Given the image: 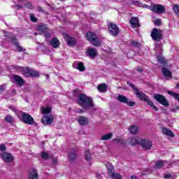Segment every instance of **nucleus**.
Masks as SVG:
<instances>
[{
  "label": "nucleus",
  "mask_w": 179,
  "mask_h": 179,
  "mask_svg": "<svg viewBox=\"0 0 179 179\" xmlns=\"http://www.w3.org/2000/svg\"><path fill=\"white\" fill-rule=\"evenodd\" d=\"M78 70L80 71V72H83V71H85V66L83 65V63L79 62L78 64Z\"/></svg>",
  "instance_id": "obj_41"
},
{
  "label": "nucleus",
  "mask_w": 179,
  "mask_h": 179,
  "mask_svg": "<svg viewBox=\"0 0 179 179\" xmlns=\"http://www.w3.org/2000/svg\"><path fill=\"white\" fill-rule=\"evenodd\" d=\"M140 145H141L143 149H144V150H150V149H152V146H153V143H152V141L143 139H141Z\"/></svg>",
  "instance_id": "obj_10"
},
{
  "label": "nucleus",
  "mask_w": 179,
  "mask_h": 179,
  "mask_svg": "<svg viewBox=\"0 0 179 179\" xmlns=\"http://www.w3.org/2000/svg\"><path fill=\"white\" fill-rule=\"evenodd\" d=\"M151 37L155 41H160L163 38V31L154 28L151 32Z\"/></svg>",
  "instance_id": "obj_4"
},
{
  "label": "nucleus",
  "mask_w": 179,
  "mask_h": 179,
  "mask_svg": "<svg viewBox=\"0 0 179 179\" xmlns=\"http://www.w3.org/2000/svg\"><path fill=\"white\" fill-rule=\"evenodd\" d=\"M30 17H31V22H37V17H36L34 15H31Z\"/></svg>",
  "instance_id": "obj_45"
},
{
  "label": "nucleus",
  "mask_w": 179,
  "mask_h": 179,
  "mask_svg": "<svg viewBox=\"0 0 179 179\" xmlns=\"http://www.w3.org/2000/svg\"><path fill=\"white\" fill-rule=\"evenodd\" d=\"M41 122L43 125H51L54 122V116L52 115H44L41 119Z\"/></svg>",
  "instance_id": "obj_9"
},
{
  "label": "nucleus",
  "mask_w": 179,
  "mask_h": 179,
  "mask_svg": "<svg viewBox=\"0 0 179 179\" xmlns=\"http://www.w3.org/2000/svg\"><path fill=\"white\" fill-rule=\"evenodd\" d=\"M75 159H76V152H70L69 154V160H70V162H73Z\"/></svg>",
  "instance_id": "obj_37"
},
{
  "label": "nucleus",
  "mask_w": 179,
  "mask_h": 179,
  "mask_svg": "<svg viewBox=\"0 0 179 179\" xmlns=\"http://www.w3.org/2000/svg\"><path fill=\"white\" fill-rule=\"evenodd\" d=\"M113 138V133L106 134L103 135L101 138V141H108Z\"/></svg>",
  "instance_id": "obj_30"
},
{
  "label": "nucleus",
  "mask_w": 179,
  "mask_h": 179,
  "mask_svg": "<svg viewBox=\"0 0 179 179\" xmlns=\"http://www.w3.org/2000/svg\"><path fill=\"white\" fill-rule=\"evenodd\" d=\"M154 98L158 103L160 104H162V106H165L166 107H169V101H167V99L166 97L160 94H155L154 95Z\"/></svg>",
  "instance_id": "obj_6"
},
{
  "label": "nucleus",
  "mask_w": 179,
  "mask_h": 179,
  "mask_svg": "<svg viewBox=\"0 0 179 179\" xmlns=\"http://www.w3.org/2000/svg\"><path fill=\"white\" fill-rule=\"evenodd\" d=\"M53 163H57L56 159H54V160H53Z\"/></svg>",
  "instance_id": "obj_53"
},
{
  "label": "nucleus",
  "mask_w": 179,
  "mask_h": 179,
  "mask_svg": "<svg viewBox=\"0 0 179 179\" xmlns=\"http://www.w3.org/2000/svg\"><path fill=\"white\" fill-rule=\"evenodd\" d=\"M41 114H50L51 113V108L50 107H41Z\"/></svg>",
  "instance_id": "obj_29"
},
{
  "label": "nucleus",
  "mask_w": 179,
  "mask_h": 179,
  "mask_svg": "<svg viewBox=\"0 0 179 179\" xmlns=\"http://www.w3.org/2000/svg\"><path fill=\"white\" fill-rule=\"evenodd\" d=\"M17 115L20 121L24 122V124H27V125H33L34 124V118L26 113L20 111L17 113Z\"/></svg>",
  "instance_id": "obj_2"
},
{
  "label": "nucleus",
  "mask_w": 179,
  "mask_h": 179,
  "mask_svg": "<svg viewBox=\"0 0 179 179\" xmlns=\"http://www.w3.org/2000/svg\"><path fill=\"white\" fill-rule=\"evenodd\" d=\"M178 108H179V107H178Z\"/></svg>",
  "instance_id": "obj_57"
},
{
  "label": "nucleus",
  "mask_w": 179,
  "mask_h": 179,
  "mask_svg": "<svg viewBox=\"0 0 179 179\" xmlns=\"http://www.w3.org/2000/svg\"><path fill=\"white\" fill-rule=\"evenodd\" d=\"M136 94L138 99H139L142 101H145L149 97V96H146V94H145L143 92H142L139 90L136 91Z\"/></svg>",
  "instance_id": "obj_17"
},
{
  "label": "nucleus",
  "mask_w": 179,
  "mask_h": 179,
  "mask_svg": "<svg viewBox=\"0 0 179 179\" xmlns=\"http://www.w3.org/2000/svg\"><path fill=\"white\" fill-rule=\"evenodd\" d=\"M2 90H3V86L0 85V92H2Z\"/></svg>",
  "instance_id": "obj_51"
},
{
  "label": "nucleus",
  "mask_w": 179,
  "mask_h": 179,
  "mask_svg": "<svg viewBox=\"0 0 179 179\" xmlns=\"http://www.w3.org/2000/svg\"><path fill=\"white\" fill-rule=\"evenodd\" d=\"M141 141H142V138H135V137H131L128 138V142L129 145H131V146H135V145H141Z\"/></svg>",
  "instance_id": "obj_14"
},
{
  "label": "nucleus",
  "mask_w": 179,
  "mask_h": 179,
  "mask_svg": "<svg viewBox=\"0 0 179 179\" xmlns=\"http://www.w3.org/2000/svg\"><path fill=\"white\" fill-rule=\"evenodd\" d=\"M6 122H8V124H13V117L10 115H7L5 117Z\"/></svg>",
  "instance_id": "obj_34"
},
{
  "label": "nucleus",
  "mask_w": 179,
  "mask_h": 179,
  "mask_svg": "<svg viewBox=\"0 0 179 179\" xmlns=\"http://www.w3.org/2000/svg\"><path fill=\"white\" fill-rule=\"evenodd\" d=\"M131 179H136V176H131Z\"/></svg>",
  "instance_id": "obj_52"
},
{
  "label": "nucleus",
  "mask_w": 179,
  "mask_h": 179,
  "mask_svg": "<svg viewBox=\"0 0 179 179\" xmlns=\"http://www.w3.org/2000/svg\"><path fill=\"white\" fill-rule=\"evenodd\" d=\"M86 38L88 40V41H90V43L92 44V45H94V47H100L101 45L97 35H96V34L94 32H87Z\"/></svg>",
  "instance_id": "obj_3"
},
{
  "label": "nucleus",
  "mask_w": 179,
  "mask_h": 179,
  "mask_svg": "<svg viewBox=\"0 0 179 179\" xmlns=\"http://www.w3.org/2000/svg\"><path fill=\"white\" fill-rule=\"evenodd\" d=\"M113 141L116 142V143H120V145H127V143L122 138H114Z\"/></svg>",
  "instance_id": "obj_36"
},
{
  "label": "nucleus",
  "mask_w": 179,
  "mask_h": 179,
  "mask_svg": "<svg viewBox=\"0 0 179 179\" xmlns=\"http://www.w3.org/2000/svg\"><path fill=\"white\" fill-rule=\"evenodd\" d=\"M64 38L67 42L68 45H70V47H73L76 45V39H75L74 38L71 37L69 35H65Z\"/></svg>",
  "instance_id": "obj_13"
},
{
  "label": "nucleus",
  "mask_w": 179,
  "mask_h": 179,
  "mask_svg": "<svg viewBox=\"0 0 179 179\" xmlns=\"http://www.w3.org/2000/svg\"><path fill=\"white\" fill-rule=\"evenodd\" d=\"M151 10L157 15H160L166 12V7L160 4H154L151 7Z\"/></svg>",
  "instance_id": "obj_5"
},
{
  "label": "nucleus",
  "mask_w": 179,
  "mask_h": 179,
  "mask_svg": "<svg viewBox=\"0 0 179 179\" xmlns=\"http://www.w3.org/2000/svg\"><path fill=\"white\" fill-rule=\"evenodd\" d=\"M171 178V175H169V174L164 175V178Z\"/></svg>",
  "instance_id": "obj_48"
},
{
  "label": "nucleus",
  "mask_w": 179,
  "mask_h": 179,
  "mask_svg": "<svg viewBox=\"0 0 179 179\" xmlns=\"http://www.w3.org/2000/svg\"><path fill=\"white\" fill-rule=\"evenodd\" d=\"M10 110H12L14 113H15L17 115L18 113H20V111L17 112V109L15 106H10Z\"/></svg>",
  "instance_id": "obj_44"
},
{
  "label": "nucleus",
  "mask_w": 179,
  "mask_h": 179,
  "mask_svg": "<svg viewBox=\"0 0 179 179\" xmlns=\"http://www.w3.org/2000/svg\"><path fill=\"white\" fill-rule=\"evenodd\" d=\"M105 166L108 169V173L113 174V172H114V166H113V164H111V163L110 162H106Z\"/></svg>",
  "instance_id": "obj_25"
},
{
  "label": "nucleus",
  "mask_w": 179,
  "mask_h": 179,
  "mask_svg": "<svg viewBox=\"0 0 179 179\" xmlns=\"http://www.w3.org/2000/svg\"><path fill=\"white\" fill-rule=\"evenodd\" d=\"M162 134H164V135H166V136H170L171 138H173L174 136V133L166 127L162 128Z\"/></svg>",
  "instance_id": "obj_21"
},
{
  "label": "nucleus",
  "mask_w": 179,
  "mask_h": 179,
  "mask_svg": "<svg viewBox=\"0 0 179 179\" xmlns=\"http://www.w3.org/2000/svg\"><path fill=\"white\" fill-rule=\"evenodd\" d=\"M108 26L109 32L112 36H118V34L120 33V29L115 24L110 22Z\"/></svg>",
  "instance_id": "obj_8"
},
{
  "label": "nucleus",
  "mask_w": 179,
  "mask_h": 179,
  "mask_svg": "<svg viewBox=\"0 0 179 179\" xmlns=\"http://www.w3.org/2000/svg\"><path fill=\"white\" fill-rule=\"evenodd\" d=\"M28 179H38V172H37V169H29L28 173Z\"/></svg>",
  "instance_id": "obj_12"
},
{
  "label": "nucleus",
  "mask_w": 179,
  "mask_h": 179,
  "mask_svg": "<svg viewBox=\"0 0 179 179\" xmlns=\"http://www.w3.org/2000/svg\"><path fill=\"white\" fill-rule=\"evenodd\" d=\"M6 150V146H5V144H0V151L5 152Z\"/></svg>",
  "instance_id": "obj_43"
},
{
  "label": "nucleus",
  "mask_w": 179,
  "mask_h": 179,
  "mask_svg": "<svg viewBox=\"0 0 179 179\" xmlns=\"http://www.w3.org/2000/svg\"><path fill=\"white\" fill-rule=\"evenodd\" d=\"M39 75H40V73H38V71H34L31 69V71H29V78L30 77L36 78L37 76H39Z\"/></svg>",
  "instance_id": "obj_32"
},
{
  "label": "nucleus",
  "mask_w": 179,
  "mask_h": 179,
  "mask_svg": "<svg viewBox=\"0 0 179 179\" xmlns=\"http://www.w3.org/2000/svg\"><path fill=\"white\" fill-rule=\"evenodd\" d=\"M144 101H145V103H147V104L148 106H150V107L153 108V110H155V111H159V108H157L156 107V106H155V104L153 103V101H152V100H150V99H149V97L148 99H146Z\"/></svg>",
  "instance_id": "obj_24"
},
{
  "label": "nucleus",
  "mask_w": 179,
  "mask_h": 179,
  "mask_svg": "<svg viewBox=\"0 0 179 179\" xmlns=\"http://www.w3.org/2000/svg\"><path fill=\"white\" fill-rule=\"evenodd\" d=\"M80 125H87L89 124V119L85 116H80L78 118Z\"/></svg>",
  "instance_id": "obj_20"
},
{
  "label": "nucleus",
  "mask_w": 179,
  "mask_h": 179,
  "mask_svg": "<svg viewBox=\"0 0 179 179\" xmlns=\"http://www.w3.org/2000/svg\"><path fill=\"white\" fill-rule=\"evenodd\" d=\"M130 24L134 28L139 27V20H138V17H131V19L130 20Z\"/></svg>",
  "instance_id": "obj_18"
},
{
  "label": "nucleus",
  "mask_w": 179,
  "mask_h": 179,
  "mask_svg": "<svg viewBox=\"0 0 179 179\" xmlns=\"http://www.w3.org/2000/svg\"><path fill=\"white\" fill-rule=\"evenodd\" d=\"M176 87H178V88L179 87V84L176 85Z\"/></svg>",
  "instance_id": "obj_54"
},
{
  "label": "nucleus",
  "mask_w": 179,
  "mask_h": 179,
  "mask_svg": "<svg viewBox=\"0 0 179 179\" xmlns=\"http://www.w3.org/2000/svg\"><path fill=\"white\" fill-rule=\"evenodd\" d=\"M50 45L53 48H58L59 47V41L58 40V38H54L53 39H52V41H50Z\"/></svg>",
  "instance_id": "obj_23"
},
{
  "label": "nucleus",
  "mask_w": 179,
  "mask_h": 179,
  "mask_svg": "<svg viewBox=\"0 0 179 179\" xmlns=\"http://www.w3.org/2000/svg\"><path fill=\"white\" fill-rule=\"evenodd\" d=\"M166 166V162L164 161H157L155 163V169H163Z\"/></svg>",
  "instance_id": "obj_28"
},
{
  "label": "nucleus",
  "mask_w": 179,
  "mask_h": 179,
  "mask_svg": "<svg viewBox=\"0 0 179 179\" xmlns=\"http://www.w3.org/2000/svg\"><path fill=\"white\" fill-rule=\"evenodd\" d=\"M109 176H110V177L113 178V179H122V177L121 176V174L120 173H115L113 172H112V173H110Z\"/></svg>",
  "instance_id": "obj_33"
},
{
  "label": "nucleus",
  "mask_w": 179,
  "mask_h": 179,
  "mask_svg": "<svg viewBox=\"0 0 179 179\" xmlns=\"http://www.w3.org/2000/svg\"><path fill=\"white\" fill-rule=\"evenodd\" d=\"M13 44L17 47V50L18 52H22L23 51H26V49L23 48V47L20 46V44H19V42L16 41V39H14Z\"/></svg>",
  "instance_id": "obj_26"
},
{
  "label": "nucleus",
  "mask_w": 179,
  "mask_h": 179,
  "mask_svg": "<svg viewBox=\"0 0 179 179\" xmlns=\"http://www.w3.org/2000/svg\"><path fill=\"white\" fill-rule=\"evenodd\" d=\"M1 157L6 163H10L13 160V156L8 152H4Z\"/></svg>",
  "instance_id": "obj_15"
},
{
  "label": "nucleus",
  "mask_w": 179,
  "mask_h": 179,
  "mask_svg": "<svg viewBox=\"0 0 179 179\" xmlns=\"http://www.w3.org/2000/svg\"><path fill=\"white\" fill-rule=\"evenodd\" d=\"M38 10L39 12H41V10H43V8L41 7H38Z\"/></svg>",
  "instance_id": "obj_50"
},
{
  "label": "nucleus",
  "mask_w": 179,
  "mask_h": 179,
  "mask_svg": "<svg viewBox=\"0 0 179 179\" xmlns=\"http://www.w3.org/2000/svg\"><path fill=\"white\" fill-rule=\"evenodd\" d=\"M153 22H154V24H155L156 26H161V24H162V20H160V19H157V20H154Z\"/></svg>",
  "instance_id": "obj_42"
},
{
  "label": "nucleus",
  "mask_w": 179,
  "mask_h": 179,
  "mask_svg": "<svg viewBox=\"0 0 179 179\" xmlns=\"http://www.w3.org/2000/svg\"><path fill=\"white\" fill-rule=\"evenodd\" d=\"M13 79L17 85H20V86H22V85H23L24 83V80H23V78H22V77H20L17 75H15L13 76Z\"/></svg>",
  "instance_id": "obj_22"
},
{
  "label": "nucleus",
  "mask_w": 179,
  "mask_h": 179,
  "mask_svg": "<svg viewBox=\"0 0 179 179\" xmlns=\"http://www.w3.org/2000/svg\"><path fill=\"white\" fill-rule=\"evenodd\" d=\"M41 157L43 159V160H48L50 159V155L45 152H41Z\"/></svg>",
  "instance_id": "obj_39"
},
{
  "label": "nucleus",
  "mask_w": 179,
  "mask_h": 179,
  "mask_svg": "<svg viewBox=\"0 0 179 179\" xmlns=\"http://www.w3.org/2000/svg\"><path fill=\"white\" fill-rule=\"evenodd\" d=\"M158 61L161 62V64H164V62H166V61L164 60V58L160 57H158Z\"/></svg>",
  "instance_id": "obj_46"
},
{
  "label": "nucleus",
  "mask_w": 179,
  "mask_h": 179,
  "mask_svg": "<svg viewBox=\"0 0 179 179\" xmlns=\"http://www.w3.org/2000/svg\"><path fill=\"white\" fill-rule=\"evenodd\" d=\"M132 45H134V47H139V43H138L137 41H133L131 43Z\"/></svg>",
  "instance_id": "obj_47"
},
{
  "label": "nucleus",
  "mask_w": 179,
  "mask_h": 179,
  "mask_svg": "<svg viewBox=\"0 0 179 179\" xmlns=\"http://www.w3.org/2000/svg\"><path fill=\"white\" fill-rule=\"evenodd\" d=\"M99 92L101 93H104L107 90V85L104 83L99 84L97 87Z\"/></svg>",
  "instance_id": "obj_27"
},
{
  "label": "nucleus",
  "mask_w": 179,
  "mask_h": 179,
  "mask_svg": "<svg viewBox=\"0 0 179 179\" xmlns=\"http://www.w3.org/2000/svg\"><path fill=\"white\" fill-rule=\"evenodd\" d=\"M130 86H131V87H132L134 86V85H133V84H131Z\"/></svg>",
  "instance_id": "obj_55"
},
{
  "label": "nucleus",
  "mask_w": 179,
  "mask_h": 179,
  "mask_svg": "<svg viewBox=\"0 0 179 179\" xmlns=\"http://www.w3.org/2000/svg\"><path fill=\"white\" fill-rule=\"evenodd\" d=\"M118 101H120V103H124V104H127L129 107H134L135 106L136 103L134 101H131L127 96L124 95H119L117 96Z\"/></svg>",
  "instance_id": "obj_7"
},
{
  "label": "nucleus",
  "mask_w": 179,
  "mask_h": 179,
  "mask_svg": "<svg viewBox=\"0 0 179 179\" xmlns=\"http://www.w3.org/2000/svg\"><path fill=\"white\" fill-rule=\"evenodd\" d=\"M45 37H50V36H48V35H46V36H45Z\"/></svg>",
  "instance_id": "obj_56"
},
{
  "label": "nucleus",
  "mask_w": 179,
  "mask_h": 179,
  "mask_svg": "<svg viewBox=\"0 0 179 179\" xmlns=\"http://www.w3.org/2000/svg\"><path fill=\"white\" fill-rule=\"evenodd\" d=\"M85 160H91L92 159V154L90 151H86L85 153Z\"/></svg>",
  "instance_id": "obj_40"
},
{
  "label": "nucleus",
  "mask_w": 179,
  "mask_h": 179,
  "mask_svg": "<svg viewBox=\"0 0 179 179\" xmlns=\"http://www.w3.org/2000/svg\"><path fill=\"white\" fill-rule=\"evenodd\" d=\"M173 10L174 12V14L177 15V16H178L179 17V5L178 4L173 5Z\"/></svg>",
  "instance_id": "obj_38"
},
{
  "label": "nucleus",
  "mask_w": 179,
  "mask_h": 179,
  "mask_svg": "<svg viewBox=\"0 0 179 179\" xmlns=\"http://www.w3.org/2000/svg\"><path fill=\"white\" fill-rule=\"evenodd\" d=\"M162 71L166 79H171V78H173V73L171 71H170V70H169V69L162 68Z\"/></svg>",
  "instance_id": "obj_16"
},
{
  "label": "nucleus",
  "mask_w": 179,
  "mask_h": 179,
  "mask_svg": "<svg viewBox=\"0 0 179 179\" xmlns=\"http://www.w3.org/2000/svg\"><path fill=\"white\" fill-rule=\"evenodd\" d=\"M31 69L27 67V66H20L18 68V71L22 73L24 76L26 78H30V71Z\"/></svg>",
  "instance_id": "obj_11"
},
{
  "label": "nucleus",
  "mask_w": 179,
  "mask_h": 179,
  "mask_svg": "<svg viewBox=\"0 0 179 179\" xmlns=\"http://www.w3.org/2000/svg\"><path fill=\"white\" fill-rule=\"evenodd\" d=\"M137 71H138V72H143V69L141 68V67H138L137 68Z\"/></svg>",
  "instance_id": "obj_49"
},
{
  "label": "nucleus",
  "mask_w": 179,
  "mask_h": 179,
  "mask_svg": "<svg viewBox=\"0 0 179 179\" xmlns=\"http://www.w3.org/2000/svg\"><path fill=\"white\" fill-rule=\"evenodd\" d=\"M77 103L80 107L87 110V108H93L94 103H93V99L90 96H87L83 94H80L78 96Z\"/></svg>",
  "instance_id": "obj_1"
},
{
  "label": "nucleus",
  "mask_w": 179,
  "mask_h": 179,
  "mask_svg": "<svg viewBox=\"0 0 179 179\" xmlns=\"http://www.w3.org/2000/svg\"><path fill=\"white\" fill-rule=\"evenodd\" d=\"M87 55H89L90 58H94V57L97 55V50H96L94 48H89L87 49Z\"/></svg>",
  "instance_id": "obj_19"
},
{
  "label": "nucleus",
  "mask_w": 179,
  "mask_h": 179,
  "mask_svg": "<svg viewBox=\"0 0 179 179\" xmlns=\"http://www.w3.org/2000/svg\"><path fill=\"white\" fill-rule=\"evenodd\" d=\"M38 30L41 31V33H47V31H48V28H47V26L45 25H39L38 27Z\"/></svg>",
  "instance_id": "obj_31"
},
{
  "label": "nucleus",
  "mask_w": 179,
  "mask_h": 179,
  "mask_svg": "<svg viewBox=\"0 0 179 179\" xmlns=\"http://www.w3.org/2000/svg\"><path fill=\"white\" fill-rule=\"evenodd\" d=\"M129 131L131 132V134H138L139 129L136 126H131L129 127Z\"/></svg>",
  "instance_id": "obj_35"
}]
</instances>
